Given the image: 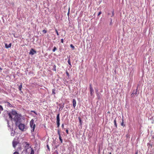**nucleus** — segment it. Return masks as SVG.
<instances>
[{"label": "nucleus", "mask_w": 154, "mask_h": 154, "mask_svg": "<svg viewBox=\"0 0 154 154\" xmlns=\"http://www.w3.org/2000/svg\"><path fill=\"white\" fill-rule=\"evenodd\" d=\"M110 24H111V23H112V18H110Z\"/></svg>", "instance_id": "nucleus-32"}, {"label": "nucleus", "mask_w": 154, "mask_h": 154, "mask_svg": "<svg viewBox=\"0 0 154 154\" xmlns=\"http://www.w3.org/2000/svg\"><path fill=\"white\" fill-rule=\"evenodd\" d=\"M47 148L49 150H50L49 147V146H48V145H47Z\"/></svg>", "instance_id": "nucleus-31"}, {"label": "nucleus", "mask_w": 154, "mask_h": 154, "mask_svg": "<svg viewBox=\"0 0 154 154\" xmlns=\"http://www.w3.org/2000/svg\"><path fill=\"white\" fill-rule=\"evenodd\" d=\"M21 115L17 114L15 116L13 119L14 121L16 122V124L17 126L20 123L21 120Z\"/></svg>", "instance_id": "nucleus-1"}, {"label": "nucleus", "mask_w": 154, "mask_h": 154, "mask_svg": "<svg viewBox=\"0 0 154 154\" xmlns=\"http://www.w3.org/2000/svg\"><path fill=\"white\" fill-rule=\"evenodd\" d=\"M101 11L99 12L98 14V16L100 14H101Z\"/></svg>", "instance_id": "nucleus-35"}, {"label": "nucleus", "mask_w": 154, "mask_h": 154, "mask_svg": "<svg viewBox=\"0 0 154 154\" xmlns=\"http://www.w3.org/2000/svg\"><path fill=\"white\" fill-rule=\"evenodd\" d=\"M79 120L80 125H82V121L80 117L78 118Z\"/></svg>", "instance_id": "nucleus-12"}, {"label": "nucleus", "mask_w": 154, "mask_h": 154, "mask_svg": "<svg viewBox=\"0 0 154 154\" xmlns=\"http://www.w3.org/2000/svg\"><path fill=\"white\" fill-rule=\"evenodd\" d=\"M30 125L31 128H32L31 131V132H32L34 131L35 127V125L34 124V120L33 119H32L30 121Z\"/></svg>", "instance_id": "nucleus-2"}, {"label": "nucleus", "mask_w": 154, "mask_h": 154, "mask_svg": "<svg viewBox=\"0 0 154 154\" xmlns=\"http://www.w3.org/2000/svg\"><path fill=\"white\" fill-rule=\"evenodd\" d=\"M137 89L136 91L135 90L133 91V93L131 94V97H134L135 95H137Z\"/></svg>", "instance_id": "nucleus-7"}, {"label": "nucleus", "mask_w": 154, "mask_h": 154, "mask_svg": "<svg viewBox=\"0 0 154 154\" xmlns=\"http://www.w3.org/2000/svg\"><path fill=\"white\" fill-rule=\"evenodd\" d=\"M18 144V142L17 141H15L14 140L12 142V144L13 147L14 148H15L16 147V145Z\"/></svg>", "instance_id": "nucleus-9"}, {"label": "nucleus", "mask_w": 154, "mask_h": 154, "mask_svg": "<svg viewBox=\"0 0 154 154\" xmlns=\"http://www.w3.org/2000/svg\"><path fill=\"white\" fill-rule=\"evenodd\" d=\"M68 64L69 65H70L71 66V62H70V59L69 58V59L68 60Z\"/></svg>", "instance_id": "nucleus-15"}, {"label": "nucleus", "mask_w": 154, "mask_h": 154, "mask_svg": "<svg viewBox=\"0 0 154 154\" xmlns=\"http://www.w3.org/2000/svg\"><path fill=\"white\" fill-rule=\"evenodd\" d=\"M109 154H111V152H110Z\"/></svg>", "instance_id": "nucleus-43"}, {"label": "nucleus", "mask_w": 154, "mask_h": 154, "mask_svg": "<svg viewBox=\"0 0 154 154\" xmlns=\"http://www.w3.org/2000/svg\"><path fill=\"white\" fill-rule=\"evenodd\" d=\"M90 94L91 96H92L93 95V94L94 93V91L93 89V88L91 86V84H90Z\"/></svg>", "instance_id": "nucleus-6"}, {"label": "nucleus", "mask_w": 154, "mask_h": 154, "mask_svg": "<svg viewBox=\"0 0 154 154\" xmlns=\"http://www.w3.org/2000/svg\"><path fill=\"white\" fill-rule=\"evenodd\" d=\"M42 32L44 33H46L47 32V31L45 30H43Z\"/></svg>", "instance_id": "nucleus-22"}, {"label": "nucleus", "mask_w": 154, "mask_h": 154, "mask_svg": "<svg viewBox=\"0 0 154 154\" xmlns=\"http://www.w3.org/2000/svg\"><path fill=\"white\" fill-rule=\"evenodd\" d=\"M6 121L7 122V123H8V126L9 127H10V125H9V122H8V120H6Z\"/></svg>", "instance_id": "nucleus-25"}, {"label": "nucleus", "mask_w": 154, "mask_h": 154, "mask_svg": "<svg viewBox=\"0 0 154 154\" xmlns=\"http://www.w3.org/2000/svg\"><path fill=\"white\" fill-rule=\"evenodd\" d=\"M30 154H34V151L33 150H31Z\"/></svg>", "instance_id": "nucleus-23"}, {"label": "nucleus", "mask_w": 154, "mask_h": 154, "mask_svg": "<svg viewBox=\"0 0 154 154\" xmlns=\"http://www.w3.org/2000/svg\"><path fill=\"white\" fill-rule=\"evenodd\" d=\"M116 118H115V119L114 121V125H115V126H116V128H117V125L116 122Z\"/></svg>", "instance_id": "nucleus-13"}, {"label": "nucleus", "mask_w": 154, "mask_h": 154, "mask_svg": "<svg viewBox=\"0 0 154 154\" xmlns=\"http://www.w3.org/2000/svg\"><path fill=\"white\" fill-rule=\"evenodd\" d=\"M66 74L67 75H69V74L68 73V72H66Z\"/></svg>", "instance_id": "nucleus-39"}, {"label": "nucleus", "mask_w": 154, "mask_h": 154, "mask_svg": "<svg viewBox=\"0 0 154 154\" xmlns=\"http://www.w3.org/2000/svg\"><path fill=\"white\" fill-rule=\"evenodd\" d=\"M73 105L74 107L75 108L76 106V101L75 99H73L72 100Z\"/></svg>", "instance_id": "nucleus-10"}, {"label": "nucleus", "mask_w": 154, "mask_h": 154, "mask_svg": "<svg viewBox=\"0 0 154 154\" xmlns=\"http://www.w3.org/2000/svg\"><path fill=\"white\" fill-rule=\"evenodd\" d=\"M52 94H55V90L54 89H53L52 90Z\"/></svg>", "instance_id": "nucleus-20"}, {"label": "nucleus", "mask_w": 154, "mask_h": 154, "mask_svg": "<svg viewBox=\"0 0 154 154\" xmlns=\"http://www.w3.org/2000/svg\"><path fill=\"white\" fill-rule=\"evenodd\" d=\"M0 69L1 70L2 69L0 67Z\"/></svg>", "instance_id": "nucleus-42"}, {"label": "nucleus", "mask_w": 154, "mask_h": 154, "mask_svg": "<svg viewBox=\"0 0 154 154\" xmlns=\"http://www.w3.org/2000/svg\"><path fill=\"white\" fill-rule=\"evenodd\" d=\"M22 88V84H21L20 86L19 87V90L20 91H21V88Z\"/></svg>", "instance_id": "nucleus-16"}, {"label": "nucleus", "mask_w": 154, "mask_h": 154, "mask_svg": "<svg viewBox=\"0 0 154 154\" xmlns=\"http://www.w3.org/2000/svg\"><path fill=\"white\" fill-rule=\"evenodd\" d=\"M69 10H70V9L69 8V11H68V12L67 13V15H69Z\"/></svg>", "instance_id": "nucleus-29"}, {"label": "nucleus", "mask_w": 154, "mask_h": 154, "mask_svg": "<svg viewBox=\"0 0 154 154\" xmlns=\"http://www.w3.org/2000/svg\"><path fill=\"white\" fill-rule=\"evenodd\" d=\"M135 154H138V152L137 151L135 152Z\"/></svg>", "instance_id": "nucleus-40"}, {"label": "nucleus", "mask_w": 154, "mask_h": 154, "mask_svg": "<svg viewBox=\"0 0 154 154\" xmlns=\"http://www.w3.org/2000/svg\"><path fill=\"white\" fill-rule=\"evenodd\" d=\"M121 125L122 126L124 125V120L123 118L122 119V122L121 123Z\"/></svg>", "instance_id": "nucleus-17"}, {"label": "nucleus", "mask_w": 154, "mask_h": 154, "mask_svg": "<svg viewBox=\"0 0 154 154\" xmlns=\"http://www.w3.org/2000/svg\"><path fill=\"white\" fill-rule=\"evenodd\" d=\"M68 131H69L68 130H67V129L66 130V132L67 134H68Z\"/></svg>", "instance_id": "nucleus-37"}, {"label": "nucleus", "mask_w": 154, "mask_h": 154, "mask_svg": "<svg viewBox=\"0 0 154 154\" xmlns=\"http://www.w3.org/2000/svg\"><path fill=\"white\" fill-rule=\"evenodd\" d=\"M59 139L60 140V141L61 142V143H62V139H61V138L60 137V136H59Z\"/></svg>", "instance_id": "nucleus-18"}, {"label": "nucleus", "mask_w": 154, "mask_h": 154, "mask_svg": "<svg viewBox=\"0 0 154 154\" xmlns=\"http://www.w3.org/2000/svg\"><path fill=\"white\" fill-rule=\"evenodd\" d=\"M5 48H10L11 46V43L9 44L8 45L7 44H5Z\"/></svg>", "instance_id": "nucleus-11"}, {"label": "nucleus", "mask_w": 154, "mask_h": 154, "mask_svg": "<svg viewBox=\"0 0 154 154\" xmlns=\"http://www.w3.org/2000/svg\"><path fill=\"white\" fill-rule=\"evenodd\" d=\"M61 127L62 128H63L64 127V124H62L61 125Z\"/></svg>", "instance_id": "nucleus-38"}, {"label": "nucleus", "mask_w": 154, "mask_h": 154, "mask_svg": "<svg viewBox=\"0 0 154 154\" xmlns=\"http://www.w3.org/2000/svg\"><path fill=\"white\" fill-rule=\"evenodd\" d=\"M61 42L62 43H63V39H61Z\"/></svg>", "instance_id": "nucleus-33"}, {"label": "nucleus", "mask_w": 154, "mask_h": 154, "mask_svg": "<svg viewBox=\"0 0 154 154\" xmlns=\"http://www.w3.org/2000/svg\"><path fill=\"white\" fill-rule=\"evenodd\" d=\"M70 46L71 47V48H72V49L73 50L74 49V48H75V47L74 46L72 45V44H71L70 45Z\"/></svg>", "instance_id": "nucleus-19"}, {"label": "nucleus", "mask_w": 154, "mask_h": 154, "mask_svg": "<svg viewBox=\"0 0 154 154\" xmlns=\"http://www.w3.org/2000/svg\"><path fill=\"white\" fill-rule=\"evenodd\" d=\"M55 31H56V32L57 33V35H59L57 29H55Z\"/></svg>", "instance_id": "nucleus-24"}, {"label": "nucleus", "mask_w": 154, "mask_h": 154, "mask_svg": "<svg viewBox=\"0 0 154 154\" xmlns=\"http://www.w3.org/2000/svg\"><path fill=\"white\" fill-rule=\"evenodd\" d=\"M58 134L59 135V136H60V131L59 130L58 131Z\"/></svg>", "instance_id": "nucleus-34"}, {"label": "nucleus", "mask_w": 154, "mask_h": 154, "mask_svg": "<svg viewBox=\"0 0 154 154\" xmlns=\"http://www.w3.org/2000/svg\"><path fill=\"white\" fill-rule=\"evenodd\" d=\"M7 105H9L10 106H12V105L9 102H7Z\"/></svg>", "instance_id": "nucleus-26"}, {"label": "nucleus", "mask_w": 154, "mask_h": 154, "mask_svg": "<svg viewBox=\"0 0 154 154\" xmlns=\"http://www.w3.org/2000/svg\"><path fill=\"white\" fill-rule=\"evenodd\" d=\"M63 107H63H62V106L60 107L59 108V110H62Z\"/></svg>", "instance_id": "nucleus-30"}, {"label": "nucleus", "mask_w": 154, "mask_h": 154, "mask_svg": "<svg viewBox=\"0 0 154 154\" xmlns=\"http://www.w3.org/2000/svg\"><path fill=\"white\" fill-rule=\"evenodd\" d=\"M3 110V109L2 107L0 105V113L1 112V111H2Z\"/></svg>", "instance_id": "nucleus-14"}, {"label": "nucleus", "mask_w": 154, "mask_h": 154, "mask_svg": "<svg viewBox=\"0 0 154 154\" xmlns=\"http://www.w3.org/2000/svg\"><path fill=\"white\" fill-rule=\"evenodd\" d=\"M26 145H27L28 146H29V144L28 143H27Z\"/></svg>", "instance_id": "nucleus-41"}, {"label": "nucleus", "mask_w": 154, "mask_h": 154, "mask_svg": "<svg viewBox=\"0 0 154 154\" xmlns=\"http://www.w3.org/2000/svg\"><path fill=\"white\" fill-rule=\"evenodd\" d=\"M57 50V48L55 47H54L53 50V51L54 52Z\"/></svg>", "instance_id": "nucleus-21"}, {"label": "nucleus", "mask_w": 154, "mask_h": 154, "mask_svg": "<svg viewBox=\"0 0 154 154\" xmlns=\"http://www.w3.org/2000/svg\"><path fill=\"white\" fill-rule=\"evenodd\" d=\"M11 134L12 135H13V134H12V133H11Z\"/></svg>", "instance_id": "nucleus-45"}, {"label": "nucleus", "mask_w": 154, "mask_h": 154, "mask_svg": "<svg viewBox=\"0 0 154 154\" xmlns=\"http://www.w3.org/2000/svg\"><path fill=\"white\" fill-rule=\"evenodd\" d=\"M31 112H34V113H35V114H36V115H37L36 113V112H35L34 111H31Z\"/></svg>", "instance_id": "nucleus-36"}, {"label": "nucleus", "mask_w": 154, "mask_h": 154, "mask_svg": "<svg viewBox=\"0 0 154 154\" xmlns=\"http://www.w3.org/2000/svg\"><path fill=\"white\" fill-rule=\"evenodd\" d=\"M18 126L19 129L22 131H24L25 125L22 123H19L17 125Z\"/></svg>", "instance_id": "nucleus-4"}, {"label": "nucleus", "mask_w": 154, "mask_h": 154, "mask_svg": "<svg viewBox=\"0 0 154 154\" xmlns=\"http://www.w3.org/2000/svg\"><path fill=\"white\" fill-rule=\"evenodd\" d=\"M114 11H112V15L111 16V17H113L114 16Z\"/></svg>", "instance_id": "nucleus-27"}, {"label": "nucleus", "mask_w": 154, "mask_h": 154, "mask_svg": "<svg viewBox=\"0 0 154 154\" xmlns=\"http://www.w3.org/2000/svg\"><path fill=\"white\" fill-rule=\"evenodd\" d=\"M8 114L9 117V118H10L11 120L12 119V116L11 114H12V115L15 116L17 114L16 111L15 110H12V111L11 112V113L9 112Z\"/></svg>", "instance_id": "nucleus-3"}, {"label": "nucleus", "mask_w": 154, "mask_h": 154, "mask_svg": "<svg viewBox=\"0 0 154 154\" xmlns=\"http://www.w3.org/2000/svg\"><path fill=\"white\" fill-rule=\"evenodd\" d=\"M11 134L12 135H13V134H12V133H11Z\"/></svg>", "instance_id": "nucleus-44"}, {"label": "nucleus", "mask_w": 154, "mask_h": 154, "mask_svg": "<svg viewBox=\"0 0 154 154\" xmlns=\"http://www.w3.org/2000/svg\"><path fill=\"white\" fill-rule=\"evenodd\" d=\"M60 114L58 113L57 116V127H59L60 125Z\"/></svg>", "instance_id": "nucleus-5"}, {"label": "nucleus", "mask_w": 154, "mask_h": 154, "mask_svg": "<svg viewBox=\"0 0 154 154\" xmlns=\"http://www.w3.org/2000/svg\"><path fill=\"white\" fill-rule=\"evenodd\" d=\"M36 53V51L35 50H34L32 48L31 49L30 52L29 53L30 54H31L32 55H33Z\"/></svg>", "instance_id": "nucleus-8"}, {"label": "nucleus", "mask_w": 154, "mask_h": 154, "mask_svg": "<svg viewBox=\"0 0 154 154\" xmlns=\"http://www.w3.org/2000/svg\"><path fill=\"white\" fill-rule=\"evenodd\" d=\"M13 154H19V153L18 152H15Z\"/></svg>", "instance_id": "nucleus-28"}]
</instances>
